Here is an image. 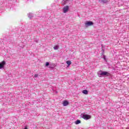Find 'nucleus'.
Masks as SVG:
<instances>
[{"instance_id":"nucleus-1","label":"nucleus","mask_w":129,"mask_h":129,"mask_svg":"<svg viewBox=\"0 0 129 129\" xmlns=\"http://www.w3.org/2000/svg\"><path fill=\"white\" fill-rule=\"evenodd\" d=\"M98 75L99 77H101V76H109L110 74L107 72H102V71H100L98 72Z\"/></svg>"},{"instance_id":"nucleus-2","label":"nucleus","mask_w":129,"mask_h":129,"mask_svg":"<svg viewBox=\"0 0 129 129\" xmlns=\"http://www.w3.org/2000/svg\"><path fill=\"white\" fill-rule=\"evenodd\" d=\"M82 118L85 119L86 120H88V119H90L91 118V116L88 114H83L82 116Z\"/></svg>"},{"instance_id":"nucleus-3","label":"nucleus","mask_w":129,"mask_h":129,"mask_svg":"<svg viewBox=\"0 0 129 129\" xmlns=\"http://www.w3.org/2000/svg\"><path fill=\"white\" fill-rule=\"evenodd\" d=\"M69 4H71L70 0H63L61 2L62 6H65V5H68Z\"/></svg>"},{"instance_id":"nucleus-4","label":"nucleus","mask_w":129,"mask_h":129,"mask_svg":"<svg viewBox=\"0 0 129 129\" xmlns=\"http://www.w3.org/2000/svg\"><path fill=\"white\" fill-rule=\"evenodd\" d=\"M85 26L87 28V27H90V26H93V22L91 21H86L85 23Z\"/></svg>"},{"instance_id":"nucleus-5","label":"nucleus","mask_w":129,"mask_h":129,"mask_svg":"<svg viewBox=\"0 0 129 129\" xmlns=\"http://www.w3.org/2000/svg\"><path fill=\"white\" fill-rule=\"evenodd\" d=\"M68 11H69V6H64L63 8V13L66 14V13H67Z\"/></svg>"},{"instance_id":"nucleus-6","label":"nucleus","mask_w":129,"mask_h":129,"mask_svg":"<svg viewBox=\"0 0 129 129\" xmlns=\"http://www.w3.org/2000/svg\"><path fill=\"white\" fill-rule=\"evenodd\" d=\"M5 65H6V62L5 61H3L0 62V69H3L5 67Z\"/></svg>"},{"instance_id":"nucleus-7","label":"nucleus","mask_w":129,"mask_h":129,"mask_svg":"<svg viewBox=\"0 0 129 129\" xmlns=\"http://www.w3.org/2000/svg\"><path fill=\"white\" fill-rule=\"evenodd\" d=\"M63 106H67V105H68V104H69V102H68L67 100H65L63 102Z\"/></svg>"},{"instance_id":"nucleus-8","label":"nucleus","mask_w":129,"mask_h":129,"mask_svg":"<svg viewBox=\"0 0 129 129\" xmlns=\"http://www.w3.org/2000/svg\"><path fill=\"white\" fill-rule=\"evenodd\" d=\"M34 17V14H32V13H29L28 14V18H29V19H31Z\"/></svg>"},{"instance_id":"nucleus-9","label":"nucleus","mask_w":129,"mask_h":129,"mask_svg":"<svg viewBox=\"0 0 129 129\" xmlns=\"http://www.w3.org/2000/svg\"><path fill=\"white\" fill-rule=\"evenodd\" d=\"M67 64H68V66L67 67H69V66H70V65H71V61L70 60H67L66 62Z\"/></svg>"},{"instance_id":"nucleus-10","label":"nucleus","mask_w":129,"mask_h":129,"mask_svg":"<svg viewBox=\"0 0 129 129\" xmlns=\"http://www.w3.org/2000/svg\"><path fill=\"white\" fill-rule=\"evenodd\" d=\"M81 123V121H80V120H77L75 122V123L76 124H79V123Z\"/></svg>"},{"instance_id":"nucleus-11","label":"nucleus","mask_w":129,"mask_h":129,"mask_svg":"<svg viewBox=\"0 0 129 129\" xmlns=\"http://www.w3.org/2000/svg\"><path fill=\"white\" fill-rule=\"evenodd\" d=\"M84 94H88V91L86 90H84L82 92Z\"/></svg>"},{"instance_id":"nucleus-12","label":"nucleus","mask_w":129,"mask_h":129,"mask_svg":"<svg viewBox=\"0 0 129 129\" xmlns=\"http://www.w3.org/2000/svg\"><path fill=\"white\" fill-rule=\"evenodd\" d=\"M108 0H99V2H101V3H103V4H105V3H107V1Z\"/></svg>"},{"instance_id":"nucleus-13","label":"nucleus","mask_w":129,"mask_h":129,"mask_svg":"<svg viewBox=\"0 0 129 129\" xmlns=\"http://www.w3.org/2000/svg\"><path fill=\"white\" fill-rule=\"evenodd\" d=\"M53 49H54V50H58L59 49V46L58 45H55Z\"/></svg>"},{"instance_id":"nucleus-14","label":"nucleus","mask_w":129,"mask_h":129,"mask_svg":"<svg viewBox=\"0 0 129 129\" xmlns=\"http://www.w3.org/2000/svg\"><path fill=\"white\" fill-rule=\"evenodd\" d=\"M49 65H50V63H49V62H46L45 63V66H46V67H48Z\"/></svg>"},{"instance_id":"nucleus-15","label":"nucleus","mask_w":129,"mask_h":129,"mask_svg":"<svg viewBox=\"0 0 129 129\" xmlns=\"http://www.w3.org/2000/svg\"><path fill=\"white\" fill-rule=\"evenodd\" d=\"M39 76V75L38 74H36L34 75V77H38Z\"/></svg>"},{"instance_id":"nucleus-16","label":"nucleus","mask_w":129,"mask_h":129,"mask_svg":"<svg viewBox=\"0 0 129 129\" xmlns=\"http://www.w3.org/2000/svg\"><path fill=\"white\" fill-rule=\"evenodd\" d=\"M24 129H28V128H27V127H25Z\"/></svg>"},{"instance_id":"nucleus-17","label":"nucleus","mask_w":129,"mask_h":129,"mask_svg":"<svg viewBox=\"0 0 129 129\" xmlns=\"http://www.w3.org/2000/svg\"><path fill=\"white\" fill-rule=\"evenodd\" d=\"M104 60H105V56L104 57Z\"/></svg>"}]
</instances>
